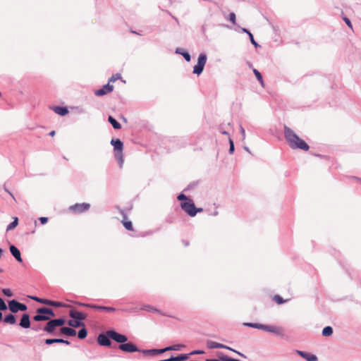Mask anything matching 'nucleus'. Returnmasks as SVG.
Wrapping results in <instances>:
<instances>
[{
    "instance_id": "nucleus-27",
    "label": "nucleus",
    "mask_w": 361,
    "mask_h": 361,
    "mask_svg": "<svg viewBox=\"0 0 361 361\" xmlns=\"http://www.w3.org/2000/svg\"><path fill=\"white\" fill-rule=\"evenodd\" d=\"M93 309L97 310H105L109 312H113L116 311V309L114 307L102 306V305H94V306H93Z\"/></svg>"
},
{
    "instance_id": "nucleus-32",
    "label": "nucleus",
    "mask_w": 361,
    "mask_h": 361,
    "mask_svg": "<svg viewBox=\"0 0 361 361\" xmlns=\"http://www.w3.org/2000/svg\"><path fill=\"white\" fill-rule=\"evenodd\" d=\"M207 346L209 349L220 348V347H221V343H219L213 341H207Z\"/></svg>"
},
{
    "instance_id": "nucleus-29",
    "label": "nucleus",
    "mask_w": 361,
    "mask_h": 361,
    "mask_svg": "<svg viewBox=\"0 0 361 361\" xmlns=\"http://www.w3.org/2000/svg\"><path fill=\"white\" fill-rule=\"evenodd\" d=\"M114 156L116 160L118 161L119 167L121 168L124 162L123 152H116Z\"/></svg>"
},
{
    "instance_id": "nucleus-56",
    "label": "nucleus",
    "mask_w": 361,
    "mask_h": 361,
    "mask_svg": "<svg viewBox=\"0 0 361 361\" xmlns=\"http://www.w3.org/2000/svg\"><path fill=\"white\" fill-rule=\"evenodd\" d=\"M219 130L222 135H228V133L227 131L222 130L221 128H219Z\"/></svg>"
},
{
    "instance_id": "nucleus-3",
    "label": "nucleus",
    "mask_w": 361,
    "mask_h": 361,
    "mask_svg": "<svg viewBox=\"0 0 361 361\" xmlns=\"http://www.w3.org/2000/svg\"><path fill=\"white\" fill-rule=\"evenodd\" d=\"M54 311L47 307H39L37 310V314L33 317V319L36 322L47 321L51 317H54Z\"/></svg>"
},
{
    "instance_id": "nucleus-54",
    "label": "nucleus",
    "mask_w": 361,
    "mask_h": 361,
    "mask_svg": "<svg viewBox=\"0 0 361 361\" xmlns=\"http://www.w3.org/2000/svg\"><path fill=\"white\" fill-rule=\"evenodd\" d=\"M234 353H235L236 354H238L239 356L242 357H244V358H246V356L245 355H244L243 353L239 352V351H237V350H233Z\"/></svg>"
},
{
    "instance_id": "nucleus-9",
    "label": "nucleus",
    "mask_w": 361,
    "mask_h": 361,
    "mask_svg": "<svg viewBox=\"0 0 361 361\" xmlns=\"http://www.w3.org/2000/svg\"><path fill=\"white\" fill-rule=\"evenodd\" d=\"M30 298H31L32 300L37 301L39 303L47 305H50V306H54V307H61L64 306L63 304L61 302L40 298L37 296H30Z\"/></svg>"
},
{
    "instance_id": "nucleus-25",
    "label": "nucleus",
    "mask_w": 361,
    "mask_h": 361,
    "mask_svg": "<svg viewBox=\"0 0 361 361\" xmlns=\"http://www.w3.org/2000/svg\"><path fill=\"white\" fill-rule=\"evenodd\" d=\"M68 324L73 328H78L80 326H85V324L82 322L73 319L68 322Z\"/></svg>"
},
{
    "instance_id": "nucleus-62",
    "label": "nucleus",
    "mask_w": 361,
    "mask_h": 361,
    "mask_svg": "<svg viewBox=\"0 0 361 361\" xmlns=\"http://www.w3.org/2000/svg\"><path fill=\"white\" fill-rule=\"evenodd\" d=\"M220 348H222V349H228V346L225 345H224V344H221V347H220Z\"/></svg>"
},
{
    "instance_id": "nucleus-39",
    "label": "nucleus",
    "mask_w": 361,
    "mask_h": 361,
    "mask_svg": "<svg viewBox=\"0 0 361 361\" xmlns=\"http://www.w3.org/2000/svg\"><path fill=\"white\" fill-rule=\"evenodd\" d=\"M228 142H229V154H233L234 152V150H235V147H234V142H233V140L231 139V138H229L228 139Z\"/></svg>"
},
{
    "instance_id": "nucleus-58",
    "label": "nucleus",
    "mask_w": 361,
    "mask_h": 361,
    "mask_svg": "<svg viewBox=\"0 0 361 361\" xmlns=\"http://www.w3.org/2000/svg\"><path fill=\"white\" fill-rule=\"evenodd\" d=\"M4 190L6 192H8L14 199L13 194L7 188H6V187H4Z\"/></svg>"
},
{
    "instance_id": "nucleus-17",
    "label": "nucleus",
    "mask_w": 361,
    "mask_h": 361,
    "mask_svg": "<svg viewBox=\"0 0 361 361\" xmlns=\"http://www.w3.org/2000/svg\"><path fill=\"white\" fill-rule=\"evenodd\" d=\"M111 144L114 146V149L116 152H123V143L119 139H112Z\"/></svg>"
},
{
    "instance_id": "nucleus-52",
    "label": "nucleus",
    "mask_w": 361,
    "mask_h": 361,
    "mask_svg": "<svg viewBox=\"0 0 361 361\" xmlns=\"http://www.w3.org/2000/svg\"><path fill=\"white\" fill-rule=\"evenodd\" d=\"M343 20L349 27L352 28V23L349 18H348L347 17H344Z\"/></svg>"
},
{
    "instance_id": "nucleus-46",
    "label": "nucleus",
    "mask_w": 361,
    "mask_h": 361,
    "mask_svg": "<svg viewBox=\"0 0 361 361\" xmlns=\"http://www.w3.org/2000/svg\"><path fill=\"white\" fill-rule=\"evenodd\" d=\"M77 305L80 307H85L92 308V309H93V306H94V304L84 303V302H77Z\"/></svg>"
},
{
    "instance_id": "nucleus-33",
    "label": "nucleus",
    "mask_w": 361,
    "mask_h": 361,
    "mask_svg": "<svg viewBox=\"0 0 361 361\" xmlns=\"http://www.w3.org/2000/svg\"><path fill=\"white\" fill-rule=\"evenodd\" d=\"M141 310H145V311H147V312H154L160 313V310H158L156 307H154L153 306H151L149 305H144L141 307Z\"/></svg>"
},
{
    "instance_id": "nucleus-63",
    "label": "nucleus",
    "mask_w": 361,
    "mask_h": 361,
    "mask_svg": "<svg viewBox=\"0 0 361 361\" xmlns=\"http://www.w3.org/2000/svg\"><path fill=\"white\" fill-rule=\"evenodd\" d=\"M243 148L246 152L250 153V149L247 147H244Z\"/></svg>"
},
{
    "instance_id": "nucleus-44",
    "label": "nucleus",
    "mask_w": 361,
    "mask_h": 361,
    "mask_svg": "<svg viewBox=\"0 0 361 361\" xmlns=\"http://www.w3.org/2000/svg\"><path fill=\"white\" fill-rule=\"evenodd\" d=\"M178 200L182 202L188 201V200H190L183 193H180L177 197Z\"/></svg>"
},
{
    "instance_id": "nucleus-34",
    "label": "nucleus",
    "mask_w": 361,
    "mask_h": 361,
    "mask_svg": "<svg viewBox=\"0 0 361 361\" xmlns=\"http://www.w3.org/2000/svg\"><path fill=\"white\" fill-rule=\"evenodd\" d=\"M18 219L17 217H15L13 219V221L7 226L6 231H8L14 229L18 226Z\"/></svg>"
},
{
    "instance_id": "nucleus-37",
    "label": "nucleus",
    "mask_w": 361,
    "mask_h": 361,
    "mask_svg": "<svg viewBox=\"0 0 361 361\" xmlns=\"http://www.w3.org/2000/svg\"><path fill=\"white\" fill-rule=\"evenodd\" d=\"M219 358L220 361H240L239 360L229 357L228 356L225 355H221L219 356Z\"/></svg>"
},
{
    "instance_id": "nucleus-31",
    "label": "nucleus",
    "mask_w": 361,
    "mask_h": 361,
    "mask_svg": "<svg viewBox=\"0 0 361 361\" xmlns=\"http://www.w3.org/2000/svg\"><path fill=\"white\" fill-rule=\"evenodd\" d=\"M185 347L183 344H175L165 348L166 352L169 350H180Z\"/></svg>"
},
{
    "instance_id": "nucleus-42",
    "label": "nucleus",
    "mask_w": 361,
    "mask_h": 361,
    "mask_svg": "<svg viewBox=\"0 0 361 361\" xmlns=\"http://www.w3.org/2000/svg\"><path fill=\"white\" fill-rule=\"evenodd\" d=\"M123 226L124 227L128 230V231H133V224L131 221H123Z\"/></svg>"
},
{
    "instance_id": "nucleus-2",
    "label": "nucleus",
    "mask_w": 361,
    "mask_h": 361,
    "mask_svg": "<svg viewBox=\"0 0 361 361\" xmlns=\"http://www.w3.org/2000/svg\"><path fill=\"white\" fill-rule=\"evenodd\" d=\"M244 326L264 330L267 332L273 333L277 336H283V330L281 327L274 326V325H267L262 324L258 323H252V322H245L243 324Z\"/></svg>"
},
{
    "instance_id": "nucleus-47",
    "label": "nucleus",
    "mask_w": 361,
    "mask_h": 361,
    "mask_svg": "<svg viewBox=\"0 0 361 361\" xmlns=\"http://www.w3.org/2000/svg\"><path fill=\"white\" fill-rule=\"evenodd\" d=\"M239 130H240V133L241 134V136H242V140L243 141V140H245V137H246L245 130L241 125L239 127Z\"/></svg>"
},
{
    "instance_id": "nucleus-38",
    "label": "nucleus",
    "mask_w": 361,
    "mask_h": 361,
    "mask_svg": "<svg viewBox=\"0 0 361 361\" xmlns=\"http://www.w3.org/2000/svg\"><path fill=\"white\" fill-rule=\"evenodd\" d=\"M121 78V75L120 73L114 74L109 79V83L110 84V82H114L115 81Z\"/></svg>"
},
{
    "instance_id": "nucleus-16",
    "label": "nucleus",
    "mask_w": 361,
    "mask_h": 361,
    "mask_svg": "<svg viewBox=\"0 0 361 361\" xmlns=\"http://www.w3.org/2000/svg\"><path fill=\"white\" fill-rule=\"evenodd\" d=\"M69 316L72 319H77L78 321L82 322V320H85L87 317V315L82 312H77L74 310H71L69 312Z\"/></svg>"
},
{
    "instance_id": "nucleus-11",
    "label": "nucleus",
    "mask_w": 361,
    "mask_h": 361,
    "mask_svg": "<svg viewBox=\"0 0 361 361\" xmlns=\"http://www.w3.org/2000/svg\"><path fill=\"white\" fill-rule=\"evenodd\" d=\"M110 337L108 336V331L105 334H100L97 337V343L102 346L109 347L111 345Z\"/></svg>"
},
{
    "instance_id": "nucleus-36",
    "label": "nucleus",
    "mask_w": 361,
    "mask_h": 361,
    "mask_svg": "<svg viewBox=\"0 0 361 361\" xmlns=\"http://www.w3.org/2000/svg\"><path fill=\"white\" fill-rule=\"evenodd\" d=\"M253 73H254L255 75L256 76L257 80L260 82L261 85L263 87L264 86V80H263L262 74L255 68L253 69Z\"/></svg>"
},
{
    "instance_id": "nucleus-1",
    "label": "nucleus",
    "mask_w": 361,
    "mask_h": 361,
    "mask_svg": "<svg viewBox=\"0 0 361 361\" xmlns=\"http://www.w3.org/2000/svg\"><path fill=\"white\" fill-rule=\"evenodd\" d=\"M284 136L291 149H300L304 151H307L310 149V146L303 140L286 126H284Z\"/></svg>"
},
{
    "instance_id": "nucleus-48",
    "label": "nucleus",
    "mask_w": 361,
    "mask_h": 361,
    "mask_svg": "<svg viewBox=\"0 0 361 361\" xmlns=\"http://www.w3.org/2000/svg\"><path fill=\"white\" fill-rule=\"evenodd\" d=\"M249 38L250 39L251 43L255 47H257L259 44L257 43V42L255 40L253 35L251 32H249Z\"/></svg>"
},
{
    "instance_id": "nucleus-53",
    "label": "nucleus",
    "mask_w": 361,
    "mask_h": 361,
    "mask_svg": "<svg viewBox=\"0 0 361 361\" xmlns=\"http://www.w3.org/2000/svg\"><path fill=\"white\" fill-rule=\"evenodd\" d=\"M234 353H235L236 354H238L239 356L242 357H244V358H246V356L245 355H244L243 353L239 352V351H237V350H233Z\"/></svg>"
},
{
    "instance_id": "nucleus-61",
    "label": "nucleus",
    "mask_w": 361,
    "mask_h": 361,
    "mask_svg": "<svg viewBox=\"0 0 361 361\" xmlns=\"http://www.w3.org/2000/svg\"><path fill=\"white\" fill-rule=\"evenodd\" d=\"M206 361H220V360H219V359H210V358H208V359H206Z\"/></svg>"
},
{
    "instance_id": "nucleus-55",
    "label": "nucleus",
    "mask_w": 361,
    "mask_h": 361,
    "mask_svg": "<svg viewBox=\"0 0 361 361\" xmlns=\"http://www.w3.org/2000/svg\"><path fill=\"white\" fill-rule=\"evenodd\" d=\"M234 353H235L236 354H238L239 356L242 357H244V358H246V356L245 355H244L243 353L239 352V351H237V350H233Z\"/></svg>"
},
{
    "instance_id": "nucleus-28",
    "label": "nucleus",
    "mask_w": 361,
    "mask_h": 361,
    "mask_svg": "<svg viewBox=\"0 0 361 361\" xmlns=\"http://www.w3.org/2000/svg\"><path fill=\"white\" fill-rule=\"evenodd\" d=\"M108 121L112 125L113 128L118 130L121 128V124L111 116L108 117Z\"/></svg>"
},
{
    "instance_id": "nucleus-4",
    "label": "nucleus",
    "mask_w": 361,
    "mask_h": 361,
    "mask_svg": "<svg viewBox=\"0 0 361 361\" xmlns=\"http://www.w3.org/2000/svg\"><path fill=\"white\" fill-rule=\"evenodd\" d=\"M181 209L190 216H195L197 212H202V208H196L193 201L190 199L188 201L180 202Z\"/></svg>"
},
{
    "instance_id": "nucleus-30",
    "label": "nucleus",
    "mask_w": 361,
    "mask_h": 361,
    "mask_svg": "<svg viewBox=\"0 0 361 361\" xmlns=\"http://www.w3.org/2000/svg\"><path fill=\"white\" fill-rule=\"evenodd\" d=\"M333 328L330 326H327L322 329V334L323 336L328 337L331 336L333 334Z\"/></svg>"
},
{
    "instance_id": "nucleus-45",
    "label": "nucleus",
    "mask_w": 361,
    "mask_h": 361,
    "mask_svg": "<svg viewBox=\"0 0 361 361\" xmlns=\"http://www.w3.org/2000/svg\"><path fill=\"white\" fill-rule=\"evenodd\" d=\"M274 300L278 303V304H283L286 300H284L280 295H275L274 298Z\"/></svg>"
},
{
    "instance_id": "nucleus-7",
    "label": "nucleus",
    "mask_w": 361,
    "mask_h": 361,
    "mask_svg": "<svg viewBox=\"0 0 361 361\" xmlns=\"http://www.w3.org/2000/svg\"><path fill=\"white\" fill-rule=\"evenodd\" d=\"M108 336L111 339L120 344H123L128 341V337L126 335L119 334L115 330H109Z\"/></svg>"
},
{
    "instance_id": "nucleus-40",
    "label": "nucleus",
    "mask_w": 361,
    "mask_h": 361,
    "mask_svg": "<svg viewBox=\"0 0 361 361\" xmlns=\"http://www.w3.org/2000/svg\"><path fill=\"white\" fill-rule=\"evenodd\" d=\"M8 307L5 303L4 300L0 297V311H5Z\"/></svg>"
},
{
    "instance_id": "nucleus-50",
    "label": "nucleus",
    "mask_w": 361,
    "mask_h": 361,
    "mask_svg": "<svg viewBox=\"0 0 361 361\" xmlns=\"http://www.w3.org/2000/svg\"><path fill=\"white\" fill-rule=\"evenodd\" d=\"M202 353H204L203 350H193V351L190 352L188 354H189V356H190V355H199V354H202Z\"/></svg>"
},
{
    "instance_id": "nucleus-21",
    "label": "nucleus",
    "mask_w": 361,
    "mask_h": 361,
    "mask_svg": "<svg viewBox=\"0 0 361 361\" xmlns=\"http://www.w3.org/2000/svg\"><path fill=\"white\" fill-rule=\"evenodd\" d=\"M45 343L47 345H51L54 343H64L66 345H69L70 342L67 340H64L63 338H47L45 340Z\"/></svg>"
},
{
    "instance_id": "nucleus-20",
    "label": "nucleus",
    "mask_w": 361,
    "mask_h": 361,
    "mask_svg": "<svg viewBox=\"0 0 361 361\" xmlns=\"http://www.w3.org/2000/svg\"><path fill=\"white\" fill-rule=\"evenodd\" d=\"M165 348L162 349H149V350H141V353L147 355H154L156 354H161L165 353Z\"/></svg>"
},
{
    "instance_id": "nucleus-49",
    "label": "nucleus",
    "mask_w": 361,
    "mask_h": 361,
    "mask_svg": "<svg viewBox=\"0 0 361 361\" xmlns=\"http://www.w3.org/2000/svg\"><path fill=\"white\" fill-rule=\"evenodd\" d=\"M235 14L234 13H231L229 14L228 20L233 24L235 23Z\"/></svg>"
},
{
    "instance_id": "nucleus-59",
    "label": "nucleus",
    "mask_w": 361,
    "mask_h": 361,
    "mask_svg": "<svg viewBox=\"0 0 361 361\" xmlns=\"http://www.w3.org/2000/svg\"><path fill=\"white\" fill-rule=\"evenodd\" d=\"M32 329L35 331H38L40 329V327L39 326H32Z\"/></svg>"
},
{
    "instance_id": "nucleus-10",
    "label": "nucleus",
    "mask_w": 361,
    "mask_h": 361,
    "mask_svg": "<svg viewBox=\"0 0 361 361\" xmlns=\"http://www.w3.org/2000/svg\"><path fill=\"white\" fill-rule=\"evenodd\" d=\"M118 348L126 353H134V352H140L141 350L139 349L136 345L134 343L129 342V343H124L123 344H120L118 346Z\"/></svg>"
},
{
    "instance_id": "nucleus-43",
    "label": "nucleus",
    "mask_w": 361,
    "mask_h": 361,
    "mask_svg": "<svg viewBox=\"0 0 361 361\" xmlns=\"http://www.w3.org/2000/svg\"><path fill=\"white\" fill-rule=\"evenodd\" d=\"M2 293H4V295H6L7 297H12L13 296L12 291L10 289H8V288H4L2 290Z\"/></svg>"
},
{
    "instance_id": "nucleus-6",
    "label": "nucleus",
    "mask_w": 361,
    "mask_h": 361,
    "mask_svg": "<svg viewBox=\"0 0 361 361\" xmlns=\"http://www.w3.org/2000/svg\"><path fill=\"white\" fill-rule=\"evenodd\" d=\"M8 307L12 313H16L18 311H25L27 307L25 304L19 302L16 300H11L8 302Z\"/></svg>"
},
{
    "instance_id": "nucleus-24",
    "label": "nucleus",
    "mask_w": 361,
    "mask_h": 361,
    "mask_svg": "<svg viewBox=\"0 0 361 361\" xmlns=\"http://www.w3.org/2000/svg\"><path fill=\"white\" fill-rule=\"evenodd\" d=\"M176 53L182 55L185 60L188 62H189L191 60L190 54L182 48H177L176 49Z\"/></svg>"
},
{
    "instance_id": "nucleus-18",
    "label": "nucleus",
    "mask_w": 361,
    "mask_h": 361,
    "mask_svg": "<svg viewBox=\"0 0 361 361\" xmlns=\"http://www.w3.org/2000/svg\"><path fill=\"white\" fill-rule=\"evenodd\" d=\"M298 354L302 357L305 358L307 361H317V357L313 354L307 353L304 351L298 350Z\"/></svg>"
},
{
    "instance_id": "nucleus-22",
    "label": "nucleus",
    "mask_w": 361,
    "mask_h": 361,
    "mask_svg": "<svg viewBox=\"0 0 361 361\" xmlns=\"http://www.w3.org/2000/svg\"><path fill=\"white\" fill-rule=\"evenodd\" d=\"M51 109L56 114L60 116H65L68 113L67 107L65 106H54Z\"/></svg>"
},
{
    "instance_id": "nucleus-51",
    "label": "nucleus",
    "mask_w": 361,
    "mask_h": 361,
    "mask_svg": "<svg viewBox=\"0 0 361 361\" xmlns=\"http://www.w3.org/2000/svg\"><path fill=\"white\" fill-rule=\"evenodd\" d=\"M39 221H40V223L42 224H45L47 223L48 221V218L47 217H44V216H42V217H39Z\"/></svg>"
},
{
    "instance_id": "nucleus-12",
    "label": "nucleus",
    "mask_w": 361,
    "mask_h": 361,
    "mask_svg": "<svg viewBox=\"0 0 361 361\" xmlns=\"http://www.w3.org/2000/svg\"><path fill=\"white\" fill-rule=\"evenodd\" d=\"M114 90V86L109 82L104 85L102 88L94 91V94L97 97H102L107 93H110Z\"/></svg>"
},
{
    "instance_id": "nucleus-23",
    "label": "nucleus",
    "mask_w": 361,
    "mask_h": 361,
    "mask_svg": "<svg viewBox=\"0 0 361 361\" xmlns=\"http://www.w3.org/2000/svg\"><path fill=\"white\" fill-rule=\"evenodd\" d=\"M60 333L68 336H75L77 334L75 329L66 326L61 328Z\"/></svg>"
},
{
    "instance_id": "nucleus-26",
    "label": "nucleus",
    "mask_w": 361,
    "mask_h": 361,
    "mask_svg": "<svg viewBox=\"0 0 361 361\" xmlns=\"http://www.w3.org/2000/svg\"><path fill=\"white\" fill-rule=\"evenodd\" d=\"M4 322L6 324H15L16 322V319L13 314H9L4 318Z\"/></svg>"
},
{
    "instance_id": "nucleus-8",
    "label": "nucleus",
    "mask_w": 361,
    "mask_h": 361,
    "mask_svg": "<svg viewBox=\"0 0 361 361\" xmlns=\"http://www.w3.org/2000/svg\"><path fill=\"white\" fill-rule=\"evenodd\" d=\"M90 208L89 203H76L69 207V210L75 214H80L87 211Z\"/></svg>"
},
{
    "instance_id": "nucleus-35",
    "label": "nucleus",
    "mask_w": 361,
    "mask_h": 361,
    "mask_svg": "<svg viewBox=\"0 0 361 361\" xmlns=\"http://www.w3.org/2000/svg\"><path fill=\"white\" fill-rule=\"evenodd\" d=\"M87 329L85 328V326H83V328L80 329L79 331L78 332V337L80 339L85 338L87 337Z\"/></svg>"
},
{
    "instance_id": "nucleus-5",
    "label": "nucleus",
    "mask_w": 361,
    "mask_h": 361,
    "mask_svg": "<svg viewBox=\"0 0 361 361\" xmlns=\"http://www.w3.org/2000/svg\"><path fill=\"white\" fill-rule=\"evenodd\" d=\"M207 54L205 53H201L197 59V63L193 67V73L200 75L202 73L204 67L207 62Z\"/></svg>"
},
{
    "instance_id": "nucleus-57",
    "label": "nucleus",
    "mask_w": 361,
    "mask_h": 361,
    "mask_svg": "<svg viewBox=\"0 0 361 361\" xmlns=\"http://www.w3.org/2000/svg\"><path fill=\"white\" fill-rule=\"evenodd\" d=\"M4 190L6 192H8L14 199L13 194L7 188H6V187H4Z\"/></svg>"
},
{
    "instance_id": "nucleus-41",
    "label": "nucleus",
    "mask_w": 361,
    "mask_h": 361,
    "mask_svg": "<svg viewBox=\"0 0 361 361\" xmlns=\"http://www.w3.org/2000/svg\"><path fill=\"white\" fill-rule=\"evenodd\" d=\"M54 321L58 327L62 326L66 322L63 318L54 319Z\"/></svg>"
},
{
    "instance_id": "nucleus-15",
    "label": "nucleus",
    "mask_w": 361,
    "mask_h": 361,
    "mask_svg": "<svg viewBox=\"0 0 361 361\" xmlns=\"http://www.w3.org/2000/svg\"><path fill=\"white\" fill-rule=\"evenodd\" d=\"M19 325L24 329L30 327V319L28 314H23L22 315Z\"/></svg>"
},
{
    "instance_id": "nucleus-14",
    "label": "nucleus",
    "mask_w": 361,
    "mask_h": 361,
    "mask_svg": "<svg viewBox=\"0 0 361 361\" xmlns=\"http://www.w3.org/2000/svg\"><path fill=\"white\" fill-rule=\"evenodd\" d=\"M9 250H10V252H11V254L12 255V256L18 262H23V259L21 257V254H20V252L19 250V249L13 245H11L9 247Z\"/></svg>"
},
{
    "instance_id": "nucleus-13",
    "label": "nucleus",
    "mask_w": 361,
    "mask_h": 361,
    "mask_svg": "<svg viewBox=\"0 0 361 361\" xmlns=\"http://www.w3.org/2000/svg\"><path fill=\"white\" fill-rule=\"evenodd\" d=\"M57 327L58 326L56 324L54 319H49V321L46 324L43 330L49 334H52Z\"/></svg>"
},
{
    "instance_id": "nucleus-60",
    "label": "nucleus",
    "mask_w": 361,
    "mask_h": 361,
    "mask_svg": "<svg viewBox=\"0 0 361 361\" xmlns=\"http://www.w3.org/2000/svg\"><path fill=\"white\" fill-rule=\"evenodd\" d=\"M242 31L243 32H245L247 33L248 35H249V32H250L248 30H247L246 28H242Z\"/></svg>"
},
{
    "instance_id": "nucleus-19",
    "label": "nucleus",
    "mask_w": 361,
    "mask_h": 361,
    "mask_svg": "<svg viewBox=\"0 0 361 361\" xmlns=\"http://www.w3.org/2000/svg\"><path fill=\"white\" fill-rule=\"evenodd\" d=\"M189 358V354H180L176 357L171 355L169 358L160 361H185Z\"/></svg>"
},
{
    "instance_id": "nucleus-64",
    "label": "nucleus",
    "mask_w": 361,
    "mask_h": 361,
    "mask_svg": "<svg viewBox=\"0 0 361 361\" xmlns=\"http://www.w3.org/2000/svg\"><path fill=\"white\" fill-rule=\"evenodd\" d=\"M55 135V131L54 130H52L49 133V135L51 136H54Z\"/></svg>"
}]
</instances>
